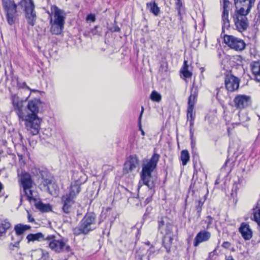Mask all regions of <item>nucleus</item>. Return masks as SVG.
<instances>
[{
	"mask_svg": "<svg viewBox=\"0 0 260 260\" xmlns=\"http://www.w3.org/2000/svg\"><path fill=\"white\" fill-rule=\"evenodd\" d=\"M12 103L19 122H25V128L30 135H37L42 122L38 114L43 111V103L40 100L35 99L29 101L25 106L22 101H19L17 97H14Z\"/></svg>",
	"mask_w": 260,
	"mask_h": 260,
	"instance_id": "nucleus-1",
	"label": "nucleus"
},
{
	"mask_svg": "<svg viewBox=\"0 0 260 260\" xmlns=\"http://www.w3.org/2000/svg\"><path fill=\"white\" fill-rule=\"evenodd\" d=\"M51 11L53 13V17L50 15L51 32L54 35H59L64 28L66 13L56 5L51 6Z\"/></svg>",
	"mask_w": 260,
	"mask_h": 260,
	"instance_id": "nucleus-2",
	"label": "nucleus"
},
{
	"mask_svg": "<svg viewBox=\"0 0 260 260\" xmlns=\"http://www.w3.org/2000/svg\"><path fill=\"white\" fill-rule=\"evenodd\" d=\"M159 159V155L154 153L149 161L142 167L140 174L141 180L149 189L154 187V183L152 181V173L156 168Z\"/></svg>",
	"mask_w": 260,
	"mask_h": 260,
	"instance_id": "nucleus-3",
	"label": "nucleus"
},
{
	"mask_svg": "<svg viewBox=\"0 0 260 260\" xmlns=\"http://www.w3.org/2000/svg\"><path fill=\"white\" fill-rule=\"evenodd\" d=\"M96 227L95 214L93 212H88L81 220L80 224L74 229L73 233L76 236L87 235Z\"/></svg>",
	"mask_w": 260,
	"mask_h": 260,
	"instance_id": "nucleus-4",
	"label": "nucleus"
},
{
	"mask_svg": "<svg viewBox=\"0 0 260 260\" xmlns=\"http://www.w3.org/2000/svg\"><path fill=\"white\" fill-rule=\"evenodd\" d=\"M46 241L50 248L56 253L68 252L71 250L70 246L63 239H55L53 235L46 237Z\"/></svg>",
	"mask_w": 260,
	"mask_h": 260,
	"instance_id": "nucleus-5",
	"label": "nucleus"
},
{
	"mask_svg": "<svg viewBox=\"0 0 260 260\" xmlns=\"http://www.w3.org/2000/svg\"><path fill=\"white\" fill-rule=\"evenodd\" d=\"M2 6L6 13L8 24L10 25L15 22L16 15L17 12V5L13 0H2Z\"/></svg>",
	"mask_w": 260,
	"mask_h": 260,
	"instance_id": "nucleus-6",
	"label": "nucleus"
},
{
	"mask_svg": "<svg viewBox=\"0 0 260 260\" xmlns=\"http://www.w3.org/2000/svg\"><path fill=\"white\" fill-rule=\"evenodd\" d=\"M240 79L230 74L227 73L224 76V84L226 89L228 92H235L239 87Z\"/></svg>",
	"mask_w": 260,
	"mask_h": 260,
	"instance_id": "nucleus-7",
	"label": "nucleus"
},
{
	"mask_svg": "<svg viewBox=\"0 0 260 260\" xmlns=\"http://www.w3.org/2000/svg\"><path fill=\"white\" fill-rule=\"evenodd\" d=\"M224 41L230 48L237 51H241L245 47V44L242 40L233 36L225 35Z\"/></svg>",
	"mask_w": 260,
	"mask_h": 260,
	"instance_id": "nucleus-8",
	"label": "nucleus"
},
{
	"mask_svg": "<svg viewBox=\"0 0 260 260\" xmlns=\"http://www.w3.org/2000/svg\"><path fill=\"white\" fill-rule=\"evenodd\" d=\"M30 229V226L28 225H23L22 224H18L15 225L14 230L17 236L16 242L14 244L11 243L9 248L11 250H14V247H19V243L23 238V233Z\"/></svg>",
	"mask_w": 260,
	"mask_h": 260,
	"instance_id": "nucleus-9",
	"label": "nucleus"
},
{
	"mask_svg": "<svg viewBox=\"0 0 260 260\" xmlns=\"http://www.w3.org/2000/svg\"><path fill=\"white\" fill-rule=\"evenodd\" d=\"M223 3V12L222 14V32H224L225 29H228L230 26V20L229 19V10L228 8L230 5V2L228 0H221Z\"/></svg>",
	"mask_w": 260,
	"mask_h": 260,
	"instance_id": "nucleus-10",
	"label": "nucleus"
},
{
	"mask_svg": "<svg viewBox=\"0 0 260 260\" xmlns=\"http://www.w3.org/2000/svg\"><path fill=\"white\" fill-rule=\"evenodd\" d=\"M234 102L236 108L243 109L250 105V98L246 95L239 94L235 98Z\"/></svg>",
	"mask_w": 260,
	"mask_h": 260,
	"instance_id": "nucleus-11",
	"label": "nucleus"
},
{
	"mask_svg": "<svg viewBox=\"0 0 260 260\" xmlns=\"http://www.w3.org/2000/svg\"><path fill=\"white\" fill-rule=\"evenodd\" d=\"M62 211L66 214H70L75 204V200L66 195L61 197Z\"/></svg>",
	"mask_w": 260,
	"mask_h": 260,
	"instance_id": "nucleus-12",
	"label": "nucleus"
},
{
	"mask_svg": "<svg viewBox=\"0 0 260 260\" xmlns=\"http://www.w3.org/2000/svg\"><path fill=\"white\" fill-rule=\"evenodd\" d=\"M234 21L237 29L242 32L246 30L248 26V20L245 16H234Z\"/></svg>",
	"mask_w": 260,
	"mask_h": 260,
	"instance_id": "nucleus-13",
	"label": "nucleus"
},
{
	"mask_svg": "<svg viewBox=\"0 0 260 260\" xmlns=\"http://www.w3.org/2000/svg\"><path fill=\"white\" fill-rule=\"evenodd\" d=\"M211 237V233L207 231L202 230L199 232L194 239L193 245L198 246L200 243L207 241Z\"/></svg>",
	"mask_w": 260,
	"mask_h": 260,
	"instance_id": "nucleus-14",
	"label": "nucleus"
},
{
	"mask_svg": "<svg viewBox=\"0 0 260 260\" xmlns=\"http://www.w3.org/2000/svg\"><path fill=\"white\" fill-rule=\"evenodd\" d=\"M172 225L168 222H166L162 218L158 221V229L162 235H170L172 233Z\"/></svg>",
	"mask_w": 260,
	"mask_h": 260,
	"instance_id": "nucleus-15",
	"label": "nucleus"
},
{
	"mask_svg": "<svg viewBox=\"0 0 260 260\" xmlns=\"http://www.w3.org/2000/svg\"><path fill=\"white\" fill-rule=\"evenodd\" d=\"M41 178L40 181L41 184H42L44 187H47V189L49 191L50 188L48 186L49 185L51 184L53 182V178L48 172L45 171H42L40 172Z\"/></svg>",
	"mask_w": 260,
	"mask_h": 260,
	"instance_id": "nucleus-16",
	"label": "nucleus"
},
{
	"mask_svg": "<svg viewBox=\"0 0 260 260\" xmlns=\"http://www.w3.org/2000/svg\"><path fill=\"white\" fill-rule=\"evenodd\" d=\"M81 183L78 180H76L71 183L69 192L65 195L75 200L77 196L81 191L80 185Z\"/></svg>",
	"mask_w": 260,
	"mask_h": 260,
	"instance_id": "nucleus-17",
	"label": "nucleus"
},
{
	"mask_svg": "<svg viewBox=\"0 0 260 260\" xmlns=\"http://www.w3.org/2000/svg\"><path fill=\"white\" fill-rule=\"evenodd\" d=\"M139 166V159L136 155H131L128 160L125 164L124 169L127 172L132 171Z\"/></svg>",
	"mask_w": 260,
	"mask_h": 260,
	"instance_id": "nucleus-18",
	"label": "nucleus"
},
{
	"mask_svg": "<svg viewBox=\"0 0 260 260\" xmlns=\"http://www.w3.org/2000/svg\"><path fill=\"white\" fill-rule=\"evenodd\" d=\"M239 232L245 240H249L252 237V232L249 224L245 222H242L239 229Z\"/></svg>",
	"mask_w": 260,
	"mask_h": 260,
	"instance_id": "nucleus-19",
	"label": "nucleus"
},
{
	"mask_svg": "<svg viewBox=\"0 0 260 260\" xmlns=\"http://www.w3.org/2000/svg\"><path fill=\"white\" fill-rule=\"evenodd\" d=\"M20 181L23 190H27L29 188H32L33 181L29 174L22 173L20 177Z\"/></svg>",
	"mask_w": 260,
	"mask_h": 260,
	"instance_id": "nucleus-20",
	"label": "nucleus"
},
{
	"mask_svg": "<svg viewBox=\"0 0 260 260\" xmlns=\"http://www.w3.org/2000/svg\"><path fill=\"white\" fill-rule=\"evenodd\" d=\"M27 199L31 203L35 205L40 200L38 192L32 189L29 188L27 190H23Z\"/></svg>",
	"mask_w": 260,
	"mask_h": 260,
	"instance_id": "nucleus-21",
	"label": "nucleus"
},
{
	"mask_svg": "<svg viewBox=\"0 0 260 260\" xmlns=\"http://www.w3.org/2000/svg\"><path fill=\"white\" fill-rule=\"evenodd\" d=\"M24 13L27 24L31 26H34L36 24L37 18L35 9L30 10Z\"/></svg>",
	"mask_w": 260,
	"mask_h": 260,
	"instance_id": "nucleus-22",
	"label": "nucleus"
},
{
	"mask_svg": "<svg viewBox=\"0 0 260 260\" xmlns=\"http://www.w3.org/2000/svg\"><path fill=\"white\" fill-rule=\"evenodd\" d=\"M24 12L35 9V5L33 0H21L18 3Z\"/></svg>",
	"mask_w": 260,
	"mask_h": 260,
	"instance_id": "nucleus-23",
	"label": "nucleus"
},
{
	"mask_svg": "<svg viewBox=\"0 0 260 260\" xmlns=\"http://www.w3.org/2000/svg\"><path fill=\"white\" fill-rule=\"evenodd\" d=\"M254 5V4H244L243 3L242 5V7L240 8V9L237 11V14L235 16H245L249 13L250 9L252 6Z\"/></svg>",
	"mask_w": 260,
	"mask_h": 260,
	"instance_id": "nucleus-24",
	"label": "nucleus"
},
{
	"mask_svg": "<svg viewBox=\"0 0 260 260\" xmlns=\"http://www.w3.org/2000/svg\"><path fill=\"white\" fill-rule=\"evenodd\" d=\"M251 70L255 80L260 82V62L258 61L253 62L251 64Z\"/></svg>",
	"mask_w": 260,
	"mask_h": 260,
	"instance_id": "nucleus-25",
	"label": "nucleus"
},
{
	"mask_svg": "<svg viewBox=\"0 0 260 260\" xmlns=\"http://www.w3.org/2000/svg\"><path fill=\"white\" fill-rule=\"evenodd\" d=\"M11 226L8 219H0V238L3 237Z\"/></svg>",
	"mask_w": 260,
	"mask_h": 260,
	"instance_id": "nucleus-26",
	"label": "nucleus"
},
{
	"mask_svg": "<svg viewBox=\"0 0 260 260\" xmlns=\"http://www.w3.org/2000/svg\"><path fill=\"white\" fill-rule=\"evenodd\" d=\"M146 7L155 16H158L160 13V9L154 1L147 3Z\"/></svg>",
	"mask_w": 260,
	"mask_h": 260,
	"instance_id": "nucleus-27",
	"label": "nucleus"
},
{
	"mask_svg": "<svg viewBox=\"0 0 260 260\" xmlns=\"http://www.w3.org/2000/svg\"><path fill=\"white\" fill-rule=\"evenodd\" d=\"M173 238L170 235L164 236L162 239V244L164 247L166 248L168 253L170 251V249L172 244Z\"/></svg>",
	"mask_w": 260,
	"mask_h": 260,
	"instance_id": "nucleus-28",
	"label": "nucleus"
},
{
	"mask_svg": "<svg viewBox=\"0 0 260 260\" xmlns=\"http://www.w3.org/2000/svg\"><path fill=\"white\" fill-rule=\"evenodd\" d=\"M198 95V89L197 87H192L191 89L190 95L188 99V106H194V105L197 101V97Z\"/></svg>",
	"mask_w": 260,
	"mask_h": 260,
	"instance_id": "nucleus-29",
	"label": "nucleus"
},
{
	"mask_svg": "<svg viewBox=\"0 0 260 260\" xmlns=\"http://www.w3.org/2000/svg\"><path fill=\"white\" fill-rule=\"evenodd\" d=\"M26 238L28 242L30 241H41L42 240L46 241V238L41 233H38L35 234H30L27 235Z\"/></svg>",
	"mask_w": 260,
	"mask_h": 260,
	"instance_id": "nucleus-30",
	"label": "nucleus"
},
{
	"mask_svg": "<svg viewBox=\"0 0 260 260\" xmlns=\"http://www.w3.org/2000/svg\"><path fill=\"white\" fill-rule=\"evenodd\" d=\"M34 206L37 209H39L42 212H49L51 210V207L49 204H44L42 203L39 200Z\"/></svg>",
	"mask_w": 260,
	"mask_h": 260,
	"instance_id": "nucleus-31",
	"label": "nucleus"
},
{
	"mask_svg": "<svg viewBox=\"0 0 260 260\" xmlns=\"http://www.w3.org/2000/svg\"><path fill=\"white\" fill-rule=\"evenodd\" d=\"M182 164L183 166L186 165L188 161L189 160L190 156L188 151L186 150H182L181 152L180 156Z\"/></svg>",
	"mask_w": 260,
	"mask_h": 260,
	"instance_id": "nucleus-32",
	"label": "nucleus"
},
{
	"mask_svg": "<svg viewBox=\"0 0 260 260\" xmlns=\"http://www.w3.org/2000/svg\"><path fill=\"white\" fill-rule=\"evenodd\" d=\"M150 99L156 102H159L161 100V96L158 92L155 90H153L150 95Z\"/></svg>",
	"mask_w": 260,
	"mask_h": 260,
	"instance_id": "nucleus-33",
	"label": "nucleus"
},
{
	"mask_svg": "<svg viewBox=\"0 0 260 260\" xmlns=\"http://www.w3.org/2000/svg\"><path fill=\"white\" fill-rule=\"evenodd\" d=\"M196 210H197L198 214V217H200L202 212V206L204 204V202L201 200H198L196 203Z\"/></svg>",
	"mask_w": 260,
	"mask_h": 260,
	"instance_id": "nucleus-34",
	"label": "nucleus"
},
{
	"mask_svg": "<svg viewBox=\"0 0 260 260\" xmlns=\"http://www.w3.org/2000/svg\"><path fill=\"white\" fill-rule=\"evenodd\" d=\"M180 73L182 74L184 78H190L192 73L188 70V69H181Z\"/></svg>",
	"mask_w": 260,
	"mask_h": 260,
	"instance_id": "nucleus-35",
	"label": "nucleus"
},
{
	"mask_svg": "<svg viewBox=\"0 0 260 260\" xmlns=\"http://www.w3.org/2000/svg\"><path fill=\"white\" fill-rule=\"evenodd\" d=\"M144 107L142 106L141 107V112H140V115H139V119H138L139 129L141 131V134L143 136L145 135V132H144V131L143 130V129L142 128L141 119H142V115H143V113L144 112Z\"/></svg>",
	"mask_w": 260,
	"mask_h": 260,
	"instance_id": "nucleus-36",
	"label": "nucleus"
},
{
	"mask_svg": "<svg viewBox=\"0 0 260 260\" xmlns=\"http://www.w3.org/2000/svg\"><path fill=\"white\" fill-rule=\"evenodd\" d=\"M205 223H207V226L204 228L206 229H208L210 228V225L213 221V218L211 216H208L206 219L204 220Z\"/></svg>",
	"mask_w": 260,
	"mask_h": 260,
	"instance_id": "nucleus-37",
	"label": "nucleus"
},
{
	"mask_svg": "<svg viewBox=\"0 0 260 260\" xmlns=\"http://www.w3.org/2000/svg\"><path fill=\"white\" fill-rule=\"evenodd\" d=\"M175 1L176 9L178 11V14L181 16V8L182 6V2L181 0H175Z\"/></svg>",
	"mask_w": 260,
	"mask_h": 260,
	"instance_id": "nucleus-38",
	"label": "nucleus"
},
{
	"mask_svg": "<svg viewBox=\"0 0 260 260\" xmlns=\"http://www.w3.org/2000/svg\"><path fill=\"white\" fill-rule=\"evenodd\" d=\"M235 4L236 5L238 3L241 4H254L255 0H234Z\"/></svg>",
	"mask_w": 260,
	"mask_h": 260,
	"instance_id": "nucleus-39",
	"label": "nucleus"
},
{
	"mask_svg": "<svg viewBox=\"0 0 260 260\" xmlns=\"http://www.w3.org/2000/svg\"><path fill=\"white\" fill-rule=\"evenodd\" d=\"M194 121H189V134L190 136L192 137V135H194V130H193V126H194Z\"/></svg>",
	"mask_w": 260,
	"mask_h": 260,
	"instance_id": "nucleus-40",
	"label": "nucleus"
},
{
	"mask_svg": "<svg viewBox=\"0 0 260 260\" xmlns=\"http://www.w3.org/2000/svg\"><path fill=\"white\" fill-rule=\"evenodd\" d=\"M17 86L19 88H27L29 89L28 87L27 86L26 83L25 82H20L19 81H17Z\"/></svg>",
	"mask_w": 260,
	"mask_h": 260,
	"instance_id": "nucleus-41",
	"label": "nucleus"
},
{
	"mask_svg": "<svg viewBox=\"0 0 260 260\" xmlns=\"http://www.w3.org/2000/svg\"><path fill=\"white\" fill-rule=\"evenodd\" d=\"M154 248L151 246L147 251L148 260H150V257L154 254Z\"/></svg>",
	"mask_w": 260,
	"mask_h": 260,
	"instance_id": "nucleus-42",
	"label": "nucleus"
},
{
	"mask_svg": "<svg viewBox=\"0 0 260 260\" xmlns=\"http://www.w3.org/2000/svg\"><path fill=\"white\" fill-rule=\"evenodd\" d=\"M195 113H187V119L188 121L194 120Z\"/></svg>",
	"mask_w": 260,
	"mask_h": 260,
	"instance_id": "nucleus-43",
	"label": "nucleus"
},
{
	"mask_svg": "<svg viewBox=\"0 0 260 260\" xmlns=\"http://www.w3.org/2000/svg\"><path fill=\"white\" fill-rule=\"evenodd\" d=\"M87 21H90L91 22H94L95 20V17L94 14H89L86 18Z\"/></svg>",
	"mask_w": 260,
	"mask_h": 260,
	"instance_id": "nucleus-44",
	"label": "nucleus"
},
{
	"mask_svg": "<svg viewBox=\"0 0 260 260\" xmlns=\"http://www.w3.org/2000/svg\"><path fill=\"white\" fill-rule=\"evenodd\" d=\"M239 118H240V120L242 122H243L244 121H248V120H249V117H248L246 115H242V116H241L240 113H239Z\"/></svg>",
	"mask_w": 260,
	"mask_h": 260,
	"instance_id": "nucleus-45",
	"label": "nucleus"
},
{
	"mask_svg": "<svg viewBox=\"0 0 260 260\" xmlns=\"http://www.w3.org/2000/svg\"><path fill=\"white\" fill-rule=\"evenodd\" d=\"M194 107L193 106H192L190 105V106H188L187 110V113H195L194 112Z\"/></svg>",
	"mask_w": 260,
	"mask_h": 260,
	"instance_id": "nucleus-46",
	"label": "nucleus"
},
{
	"mask_svg": "<svg viewBox=\"0 0 260 260\" xmlns=\"http://www.w3.org/2000/svg\"><path fill=\"white\" fill-rule=\"evenodd\" d=\"M222 246L225 249H229L231 246V244L229 242L225 241L222 243Z\"/></svg>",
	"mask_w": 260,
	"mask_h": 260,
	"instance_id": "nucleus-47",
	"label": "nucleus"
},
{
	"mask_svg": "<svg viewBox=\"0 0 260 260\" xmlns=\"http://www.w3.org/2000/svg\"><path fill=\"white\" fill-rule=\"evenodd\" d=\"M190 140H191V148H194L195 147V145H196V142H195V140L193 138V135H192V137H191L190 136Z\"/></svg>",
	"mask_w": 260,
	"mask_h": 260,
	"instance_id": "nucleus-48",
	"label": "nucleus"
},
{
	"mask_svg": "<svg viewBox=\"0 0 260 260\" xmlns=\"http://www.w3.org/2000/svg\"><path fill=\"white\" fill-rule=\"evenodd\" d=\"M181 69H188V61L186 60H184L183 64Z\"/></svg>",
	"mask_w": 260,
	"mask_h": 260,
	"instance_id": "nucleus-49",
	"label": "nucleus"
},
{
	"mask_svg": "<svg viewBox=\"0 0 260 260\" xmlns=\"http://www.w3.org/2000/svg\"><path fill=\"white\" fill-rule=\"evenodd\" d=\"M4 189V186L3 184L0 182V197L4 196V194L3 193V190Z\"/></svg>",
	"mask_w": 260,
	"mask_h": 260,
	"instance_id": "nucleus-50",
	"label": "nucleus"
},
{
	"mask_svg": "<svg viewBox=\"0 0 260 260\" xmlns=\"http://www.w3.org/2000/svg\"><path fill=\"white\" fill-rule=\"evenodd\" d=\"M136 258L137 260H142L143 255L139 253L138 252H137Z\"/></svg>",
	"mask_w": 260,
	"mask_h": 260,
	"instance_id": "nucleus-51",
	"label": "nucleus"
},
{
	"mask_svg": "<svg viewBox=\"0 0 260 260\" xmlns=\"http://www.w3.org/2000/svg\"><path fill=\"white\" fill-rule=\"evenodd\" d=\"M97 26H95L94 28L92 29L91 30V32L94 35H95L97 34V31H96Z\"/></svg>",
	"mask_w": 260,
	"mask_h": 260,
	"instance_id": "nucleus-52",
	"label": "nucleus"
},
{
	"mask_svg": "<svg viewBox=\"0 0 260 260\" xmlns=\"http://www.w3.org/2000/svg\"><path fill=\"white\" fill-rule=\"evenodd\" d=\"M28 220L29 222L34 221V219L30 215H28Z\"/></svg>",
	"mask_w": 260,
	"mask_h": 260,
	"instance_id": "nucleus-53",
	"label": "nucleus"
},
{
	"mask_svg": "<svg viewBox=\"0 0 260 260\" xmlns=\"http://www.w3.org/2000/svg\"><path fill=\"white\" fill-rule=\"evenodd\" d=\"M225 260H234V259L233 258V257L231 256H229L228 258H226L225 259Z\"/></svg>",
	"mask_w": 260,
	"mask_h": 260,
	"instance_id": "nucleus-54",
	"label": "nucleus"
},
{
	"mask_svg": "<svg viewBox=\"0 0 260 260\" xmlns=\"http://www.w3.org/2000/svg\"><path fill=\"white\" fill-rule=\"evenodd\" d=\"M200 69L202 73H203L205 71V69L203 67L201 68Z\"/></svg>",
	"mask_w": 260,
	"mask_h": 260,
	"instance_id": "nucleus-55",
	"label": "nucleus"
},
{
	"mask_svg": "<svg viewBox=\"0 0 260 260\" xmlns=\"http://www.w3.org/2000/svg\"><path fill=\"white\" fill-rule=\"evenodd\" d=\"M218 180L217 179L215 181V184H218Z\"/></svg>",
	"mask_w": 260,
	"mask_h": 260,
	"instance_id": "nucleus-56",
	"label": "nucleus"
},
{
	"mask_svg": "<svg viewBox=\"0 0 260 260\" xmlns=\"http://www.w3.org/2000/svg\"><path fill=\"white\" fill-rule=\"evenodd\" d=\"M235 185H236L235 188L236 189V188H237V184L236 183H235Z\"/></svg>",
	"mask_w": 260,
	"mask_h": 260,
	"instance_id": "nucleus-57",
	"label": "nucleus"
},
{
	"mask_svg": "<svg viewBox=\"0 0 260 260\" xmlns=\"http://www.w3.org/2000/svg\"><path fill=\"white\" fill-rule=\"evenodd\" d=\"M146 202H147V203H148V202H149V201H148V199H147L146 200Z\"/></svg>",
	"mask_w": 260,
	"mask_h": 260,
	"instance_id": "nucleus-58",
	"label": "nucleus"
},
{
	"mask_svg": "<svg viewBox=\"0 0 260 260\" xmlns=\"http://www.w3.org/2000/svg\"><path fill=\"white\" fill-rule=\"evenodd\" d=\"M119 28H117V30H115V31H119Z\"/></svg>",
	"mask_w": 260,
	"mask_h": 260,
	"instance_id": "nucleus-59",
	"label": "nucleus"
},
{
	"mask_svg": "<svg viewBox=\"0 0 260 260\" xmlns=\"http://www.w3.org/2000/svg\"><path fill=\"white\" fill-rule=\"evenodd\" d=\"M235 124H236V125H238V124H239L240 123H235Z\"/></svg>",
	"mask_w": 260,
	"mask_h": 260,
	"instance_id": "nucleus-60",
	"label": "nucleus"
},
{
	"mask_svg": "<svg viewBox=\"0 0 260 260\" xmlns=\"http://www.w3.org/2000/svg\"><path fill=\"white\" fill-rule=\"evenodd\" d=\"M12 239L13 240H14L13 237H12Z\"/></svg>",
	"mask_w": 260,
	"mask_h": 260,
	"instance_id": "nucleus-61",
	"label": "nucleus"
}]
</instances>
